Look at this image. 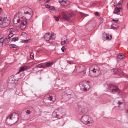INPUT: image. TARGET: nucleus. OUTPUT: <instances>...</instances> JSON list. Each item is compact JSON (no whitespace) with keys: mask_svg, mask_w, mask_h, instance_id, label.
Returning <instances> with one entry per match:
<instances>
[{"mask_svg":"<svg viewBox=\"0 0 128 128\" xmlns=\"http://www.w3.org/2000/svg\"><path fill=\"white\" fill-rule=\"evenodd\" d=\"M112 20L113 21H114L115 22H116L117 23V22H118V20H114V19H113Z\"/></svg>","mask_w":128,"mask_h":128,"instance_id":"obj_43","label":"nucleus"},{"mask_svg":"<svg viewBox=\"0 0 128 128\" xmlns=\"http://www.w3.org/2000/svg\"><path fill=\"white\" fill-rule=\"evenodd\" d=\"M103 34L104 35V36H106V37L107 40H110L112 38V36L111 35H110V38L109 36H110L108 34Z\"/></svg>","mask_w":128,"mask_h":128,"instance_id":"obj_25","label":"nucleus"},{"mask_svg":"<svg viewBox=\"0 0 128 128\" xmlns=\"http://www.w3.org/2000/svg\"><path fill=\"white\" fill-rule=\"evenodd\" d=\"M91 118L89 116L86 115L83 116L81 118L82 122L85 124H88L92 123L91 122Z\"/></svg>","mask_w":128,"mask_h":128,"instance_id":"obj_5","label":"nucleus"},{"mask_svg":"<svg viewBox=\"0 0 128 128\" xmlns=\"http://www.w3.org/2000/svg\"><path fill=\"white\" fill-rule=\"evenodd\" d=\"M63 18L65 20H68V19L72 17L73 16V14L72 12H63Z\"/></svg>","mask_w":128,"mask_h":128,"instance_id":"obj_7","label":"nucleus"},{"mask_svg":"<svg viewBox=\"0 0 128 128\" xmlns=\"http://www.w3.org/2000/svg\"><path fill=\"white\" fill-rule=\"evenodd\" d=\"M65 48H66L64 46H62V48H61V50L63 52H64V50Z\"/></svg>","mask_w":128,"mask_h":128,"instance_id":"obj_39","label":"nucleus"},{"mask_svg":"<svg viewBox=\"0 0 128 128\" xmlns=\"http://www.w3.org/2000/svg\"><path fill=\"white\" fill-rule=\"evenodd\" d=\"M125 58V56L124 54H120L117 56V60L118 61H120L121 59H124Z\"/></svg>","mask_w":128,"mask_h":128,"instance_id":"obj_17","label":"nucleus"},{"mask_svg":"<svg viewBox=\"0 0 128 128\" xmlns=\"http://www.w3.org/2000/svg\"><path fill=\"white\" fill-rule=\"evenodd\" d=\"M69 42L67 37L66 36H64L61 38L62 45H65Z\"/></svg>","mask_w":128,"mask_h":128,"instance_id":"obj_11","label":"nucleus"},{"mask_svg":"<svg viewBox=\"0 0 128 128\" xmlns=\"http://www.w3.org/2000/svg\"><path fill=\"white\" fill-rule=\"evenodd\" d=\"M36 67L37 68H44L45 66L44 64V63H42L36 66Z\"/></svg>","mask_w":128,"mask_h":128,"instance_id":"obj_23","label":"nucleus"},{"mask_svg":"<svg viewBox=\"0 0 128 128\" xmlns=\"http://www.w3.org/2000/svg\"><path fill=\"white\" fill-rule=\"evenodd\" d=\"M21 35L22 36H23L24 37L26 36H27L26 34V32H22L21 34Z\"/></svg>","mask_w":128,"mask_h":128,"instance_id":"obj_34","label":"nucleus"},{"mask_svg":"<svg viewBox=\"0 0 128 128\" xmlns=\"http://www.w3.org/2000/svg\"><path fill=\"white\" fill-rule=\"evenodd\" d=\"M18 117L17 114H11L6 119L7 122L10 125L14 124L18 120Z\"/></svg>","mask_w":128,"mask_h":128,"instance_id":"obj_1","label":"nucleus"},{"mask_svg":"<svg viewBox=\"0 0 128 128\" xmlns=\"http://www.w3.org/2000/svg\"><path fill=\"white\" fill-rule=\"evenodd\" d=\"M2 39V38H0V40H1Z\"/></svg>","mask_w":128,"mask_h":128,"instance_id":"obj_52","label":"nucleus"},{"mask_svg":"<svg viewBox=\"0 0 128 128\" xmlns=\"http://www.w3.org/2000/svg\"><path fill=\"white\" fill-rule=\"evenodd\" d=\"M59 2L62 6H67L70 4L69 2L66 0H62V1H60Z\"/></svg>","mask_w":128,"mask_h":128,"instance_id":"obj_14","label":"nucleus"},{"mask_svg":"<svg viewBox=\"0 0 128 128\" xmlns=\"http://www.w3.org/2000/svg\"><path fill=\"white\" fill-rule=\"evenodd\" d=\"M116 7H118V8H120V9H122V6H120V5H119V6H117H117H116Z\"/></svg>","mask_w":128,"mask_h":128,"instance_id":"obj_45","label":"nucleus"},{"mask_svg":"<svg viewBox=\"0 0 128 128\" xmlns=\"http://www.w3.org/2000/svg\"><path fill=\"white\" fill-rule=\"evenodd\" d=\"M32 14H31L24 13L23 15L22 16H21L20 14V16L22 18H24L28 20H29L31 18Z\"/></svg>","mask_w":128,"mask_h":128,"instance_id":"obj_10","label":"nucleus"},{"mask_svg":"<svg viewBox=\"0 0 128 128\" xmlns=\"http://www.w3.org/2000/svg\"><path fill=\"white\" fill-rule=\"evenodd\" d=\"M54 18H55V20L56 21H58L60 18V16H58L57 17L56 16H54Z\"/></svg>","mask_w":128,"mask_h":128,"instance_id":"obj_35","label":"nucleus"},{"mask_svg":"<svg viewBox=\"0 0 128 128\" xmlns=\"http://www.w3.org/2000/svg\"><path fill=\"white\" fill-rule=\"evenodd\" d=\"M77 110H78L79 113L80 114L83 113L82 112L84 111V110L82 109V108L80 106H79L77 108Z\"/></svg>","mask_w":128,"mask_h":128,"instance_id":"obj_21","label":"nucleus"},{"mask_svg":"<svg viewBox=\"0 0 128 128\" xmlns=\"http://www.w3.org/2000/svg\"><path fill=\"white\" fill-rule=\"evenodd\" d=\"M122 103V102H118V104L119 105L121 104Z\"/></svg>","mask_w":128,"mask_h":128,"instance_id":"obj_48","label":"nucleus"},{"mask_svg":"<svg viewBox=\"0 0 128 128\" xmlns=\"http://www.w3.org/2000/svg\"><path fill=\"white\" fill-rule=\"evenodd\" d=\"M84 67L83 66H82L79 68V72L81 73L82 75H84L85 73L86 72L84 71Z\"/></svg>","mask_w":128,"mask_h":128,"instance_id":"obj_18","label":"nucleus"},{"mask_svg":"<svg viewBox=\"0 0 128 128\" xmlns=\"http://www.w3.org/2000/svg\"><path fill=\"white\" fill-rule=\"evenodd\" d=\"M100 73V69L99 67L96 65H95L92 69H90V75L91 76L94 77L98 76Z\"/></svg>","mask_w":128,"mask_h":128,"instance_id":"obj_2","label":"nucleus"},{"mask_svg":"<svg viewBox=\"0 0 128 128\" xmlns=\"http://www.w3.org/2000/svg\"><path fill=\"white\" fill-rule=\"evenodd\" d=\"M17 22L18 23H19L20 22V19H18L17 20Z\"/></svg>","mask_w":128,"mask_h":128,"instance_id":"obj_47","label":"nucleus"},{"mask_svg":"<svg viewBox=\"0 0 128 128\" xmlns=\"http://www.w3.org/2000/svg\"><path fill=\"white\" fill-rule=\"evenodd\" d=\"M10 40V38H7L3 40V43L5 44L8 43Z\"/></svg>","mask_w":128,"mask_h":128,"instance_id":"obj_24","label":"nucleus"},{"mask_svg":"<svg viewBox=\"0 0 128 128\" xmlns=\"http://www.w3.org/2000/svg\"><path fill=\"white\" fill-rule=\"evenodd\" d=\"M19 40L18 37H16L13 38H12V41L14 42H16L18 41Z\"/></svg>","mask_w":128,"mask_h":128,"instance_id":"obj_28","label":"nucleus"},{"mask_svg":"<svg viewBox=\"0 0 128 128\" xmlns=\"http://www.w3.org/2000/svg\"><path fill=\"white\" fill-rule=\"evenodd\" d=\"M67 62H68L69 63V64H70V61H67Z\"/></svg>","mask_w":128,"mask_h":128,"instance_id":"obj_49","label":"nucleus"},{"mask_svg":"<svg viewBox=\"0 0 128 128\" xmlns=\"http://www.w3.org/2000/svg\"><path fill=\"white\" fill-rule=\"evenodd\" d=\"M86 81H82L79 84V85L81 90H83L84 91H86L90 88V86L89 84Z\"/></svg>","mask_w":128,"mask_h":128,"instance_id":"obj_4","label":"nucleus"},{"mask_svg":"<svg viewBox=\"0 0 128 128\" xmlns=\"http://www.w3.org/2000/svg\"><path fill=\"white\" fill-rule=\"evenodd\" d=\"M0 46H1L0 45Z\"/></svg>","mask_w":128,"mask_h":128,"instance_id":"obj_53","label":"nucleus"},{"mask_svg":"<svg viewBox=\"0 0 128 128\" xmlns=\"http://www.w3.org/2000/svg\"><path fill=\"white\" fill-rule=\"evenodd\" d=\"M2 10V8H0V10Z\"/></svg>","mask_w":128,"mask_h":128,"instance_id":"obj_51","label":"nucleus"},{"mask_svg":"<svg viewBox=\"0 0 128 128\" xmlns=\"http://www.w3.org/2000/svg\"><path fill=\"white\" fill-rule=\"evenodd\" d=\"M14 29L13 28H11L10 29L9 31V33H12V32H14Z\"/></svg>","mask_w":128,"mask_h":128,"instance_id":"obj_33","label":"nucleus"},{"mask_svg":"<svg viewBox=\"0 0 128 128\" xmlns=\"http://www.w3.org/2000/svg\"><path fill=\"white\" fill-rule=\"evenodd\" d=\"M15 80V79L14 78V76H12L10 77L8 79V86L11 85L12 86H14V84Z\"/></svg>","mask_w":128,"mask_h":128,"instance_id":"obj_9","label":"nucleus"},{"mask_svg":"<svg viewBox=\"0 0 128 128\" xmlns=\"http://www.w3.org/2000/svg\"><path fill=\"white\" fill-rule=\"evenodd\" d=\"M52 116L53 117L56 118H60V115L58 114H57L56 112H53L52 114Z\"/></svg>","mask_w":128,"mask_h":128,"instance_id":"obj_20","label":"nucleus"},{"mask_svg":"<svg viewBox=\"0 0 128 128\" xmlns=\"http://www.w3.org/2000/svg\"><path fill=\"white\" fill-rule=\"evenodd\" d=\"M7 17H0V25H2L4 28L8 26L10 24V20L6 19Z\"/></svg>","mask_w":128,"mask_h":128,"instance_id":"obj_3","label":"nucleus"},{"mask_svg":"<svg viewBox=\"0 0 128 128\" xmlns=\"http://www.w3.org/2000/svg\"><path fill=\"white\" fill-rule=\"evenodd\" d=\"M29 68V67L28 66H22L20 67L19 71L18 72L17 74H18L22 71L27 70Z\"/></svg>","mask_w":128,"mask_h":128,"instance_id":"obj_15","label":"nucleus"},{"mask_svg":"<svg viewBox=\"0 0 128 128\" xmlns=\"http://www.w3.org/2000/svg\"><path fill=\"white\" fill-rule=\"evenodd\" d=\"M101 4V2H96L92 4V5L94 6L96 5H98V6L100 5Z\"/></svg>","mask_w":128,"mask_h":128,"instance_id":"obj_27","label":"nucleus"},{"mask_svg":"<svg viewBox=\"0 0 128 128\" xmlns=\"http://www.w3.org/2000/svg\"><path fill=\"white\" fill-rule=\"evenodd\" d=\"M27 23V22L26 20H21L20 24V28L21 30H24L25 28Z\"/></svg>","mask_w":128,"mask_h":128,"instance_id":"obj_13","label":"nucleus"},{"mask_svg":"<svg viewBox=\"0 0 128 128\" xmlns=\"http://www.w3.org/2000/svg\"><path fill=\"white\" fill-rule=\"evenodd\" d=\"M95 14L96 16H98L99 15V13L98 12H96L95 13Z\"/></svg>","mask_w":128,"mask_h":128,"instance_id":"obj_46","label":"nucleus"},{"mask_svg":"<svg viewBox=\"0 0 128 128\" xmlns=\"http://www.w3.org/2000/svg\"><path fill=\"white\" fill-rule=\"evenodd\" d=\"M122 2H120L117 4V6H118L119 5H120V6H122Z\"/></svg>","mask_w":128,"mask_h":128,"instance_id":"obj_38","label":"nucleus"},{"mask_svg":"<svg viewBox=\"0 0 128 128\" xmlns=\"http://www.w3.org/2000/svg\"><path fill=\"white\" fill-rule=\"evenodd\" d=\"M26 41V42H28V40H25L24 41Z\"/></svg>","mask_w":128,"mask_h":128,"instance_id":"obj_50","label":"nucleus"},{"mask_svg":"<svg viewBox=\"0 0 128 128\" xmlns=\"http://www.w3.org/2000/svg\"><path fill=\"white\" fill-rule=\"evenodd\" d=\"M44 37L46 40H49L51 38L50 33L48 32L46 33L44 36Z\"/></svg>","mask_w":128,"mask_h":128,"instance_id":"obj_16","label":"nucleus"},{"mask_svg":"<svg viewBox=\"0 0 128 128\" xmlns=\"http://www.w3.org/2000/svg\"><path fill=\"white\" fill-rule=\"evenodd\" d=\"M10 34L8 35V37L9 38H11L14 35L12 33H9Z\"/></svg>","mask_w":128,"mask_h":128,"instance_id":"obj_30","label":"nucleus"},{"mask_svg":"<svg viewBox=\"0 0 128 128\" xmlns=\"http://www.w3.org/2000/svg\"><path fill=\"white\" fill-rule=\"evenodd\" d=\"M24 11V13L33 14L32 10L30 8L27 7H25L23 8Z\"/></svg>","mask_w":128,"mask_h":128,"instance_id":"obj_12","label":"nucleus"},{"mask_svg":"<svg viewBox=\"0 0 128 128\" xmlns=\"http://www.w3.org/2000/svg\"><path fill=\"white\" fill-rule=\"evenodd\" d=\"M11 45H12V46L11 47V48H16V45L14 44H11Z\"/></svg>","mask_w":128,"mask_h":128,"instance_id":"obj_37","label":"nucleus"},{"mask_svg":"<svg viewBox=\"0 0 128 128\" xmlns=\"http://www.w3.org/2000/svg\"><path fill=\"white\" fill-rule=\"evenodd\" d=\"M50 6L48 4H46V7L47 8H50Z\"/></svg>","mask_w":128,"mask_h":128,"instance_id":"obj_41","label":"nucleus"},{"mask_svg":"<svg viewBox=\"0 0 128 128\" xmlns=\"http://www.w3.org/2000/svg\"><path fill=\"white\" fill-rule=\"evenodd\" d=\"M54 34L53 32L51 34V38H52L53 39L54 38L53 37V36Z\"/></svg>","mask_w":128,"mask_h":128,"instance_id":"obj_40","label":"nucleus"},{"mask_svg":"<svg viewBox=\"0 0 128 128\" xmlns=\"http://www.w3.org/2000/svg\"><path fill=\"white\" fill-rule=\"evenodd\" d=\"M120 8H119L118 7H116L115 8L114 12V13L117 14L119 12H120V10H122L120 9Z\"/></svg>","mask_w":128,"mask_h":128,"instance_id":"obj_19","label":"nucleus"},{"mask_svg":"<svg viewBox=\"0 0 128 128\" xmlns=\"http://www.w3.org/2000/svg\"><path fill=\"white\" fill-rule=\"evenodd\" d=\"M81 14L82 15V16H88V14H85L82 13H81Z\"/></svg>","mask_w":128,"mask_h":128,"instance_id":"obj_36","label":"nucleus"},{"mask_svg":"<svg viewBox=\"0 0 128 128\" xmlns=\"http://www.w3.org/2000/svg\"><path fill=\"white\" fill-rule=\"evenodd\" d=\"M119 27L118 26H116V24H114L112 25V28L114 29L118 28Z\"/></svg>","mask_w":128,"mask_h":128,"instance_id":"obj_26","label":"nucleus"},{"mask_svg":"<svg viewBox=\"0 0 128 128\" xmlns=\"http://www.w3.org/2000/svg\"><path fill=\"white\" fill-rule=\"evenodd\" d=\"M47 99L46 100H45L44 101V102L46 104H50L56 100L55 97L53 98L52 96H50L47 98Z\"/></svg>","mask_w":128,"mask_h":128,"instance_id":"obj_8","label":"nucleus"},{"mask_svg":"<svg viewBox=\"0 0 128 128\" xmlns=\"http://www.w3.org/2000/svg\"><path fill=\"white\" fill-rule=\"evenodd\" d=\"M3 43V40H0V48H2Z\"/></svg>","mask_w":128,"mask_h":128,"instance_id":"obj_29","label":"nucleus"},{"mask_svg":"<svg viewBox=\"0 0 128 128\" xmlns=\"http://www.w3.org/2000/svg\"><path fill=\"white\" fill-rule=\"evenodd\" d=\"M30 58H31L33 59L34 58V54L32 52L30 54Z\"/></svg>","mask_w":128,"mask_h":128,"instance_id":"obj_31","label":"nucleus"},{"mask_svg":"<svg viewBox=\"0 0 128 128\" xmlns=\"http://www.w3.org/2000/svg\"><path fill=\"white\" fill-rule=\"evenodd\" d=\"M49 9L51 10H54L55 9L54 7L52 6H50V8H49Z\"/></svg>","mask_w":128,"mask_h":128,"instance_id":"obj_32","label":"nucleus"},{"mask_svg":"<svg viewBox=\"0 0 128 128\" xmlns=\"http://www.w3.org/2000/svg\"><path fill=\"white\" fill-rule=\"evenodd\" d=\"M109 87L110 90L112 93H117L118 94L120 92V90L118 86L112 84Z\"/></svg>","mask_w":128,"mask_h":128,"instance_id":"obj_6","label":"nucleus"},{"mask_svg":"<svg viewBox=\"0 0 128 128\" xmlns=\"http://www.w3.org/2000/svg\"><path fill=\"white\" fill-rule=\"evenodd\" d=\"M26 113L28 114H30V112L29 110H28L26 112Z\"/></svg>","mask_w":128,"mask_h":128,"instance_id":"obj_42","label":"nucleus"},{"mask_svg":"<svg viewBox=\"0 0 128 128\" xmlns=\"http://www.w3.org/2000/svg\"><path fill=\"white\" fill-rule=\"evenodd\" d=\"M92 22L93 23V24L92 25V26H95L96 25V22H92Z\"/></svg>","mask_w":128,"mask_h":128,"instance_id":"obj_44","label":"nucleus"},{"mask_svg":"<svg viewBox=\"0 0 128 128\" xmlns=\"http://www.w3.org/2000/svg\"><path fill=\"white\" fill-rule=\"evenodd\" d=\"M53 64V62H47L44 63L45 67H48L50 66L52 64Z\"/></svg>","mask_w":128,"mask_h":128,"instance_id":"obj_22","label":"nucleus"}]
</instances>
